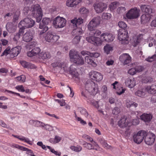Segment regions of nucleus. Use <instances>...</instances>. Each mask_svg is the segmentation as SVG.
Listing matches in <instances>:
<instances>
[{
  "label": "nucleus",
  "mask_w": 156,
  "mask_h": 156,
  "mask_svg": "<svg viewBox=\"0 0 156 156\" xmlns=\"http://www.w3.org/2000/svg\"><path fill=\"white\" fill-rule=\"evenodd\" d=\"M97 36H89L86 37V39L88 42L93 44L95 45L98 46L100 45L103 41H106L108 42L113 41L115 37L112 34L108 32L102 34L100 36V38Z\"/></svg>",
  "instance_id": "f257e3e1"
},
{
  "label": "nucleus",
  "mask_w": 156,
  "mask_h": 156,
  "mask_svg": "<svg viewBox=\"0 0 156 156\" xmlns=\"http://www.w3.org/2000/svg\"><path fill=\"white\" fill-rule=\"evenodd\" d=\"M97 84L90 80H88L85 84V89L81 92V95L84 98L87 99L91 95H94L99 92Z\"/></svg>",
  "instance_id": "f03ea898"
},
{
  "label": "nucleus",
  "mask_w": 156,
  "mask_h": 156,
  "mask_svg": "<svg viewBox=\"0 0 156 156\" xmlns=\"http://www.w3.org/2000/svg\"><path fill=\"white\" fill-rule=\"evenodd\" d=\"M101 21L100 16H97L94 17L90 22L87 25L88 29L90 31V36H98L101 33L100 31L95 30L100 25Z\"/></svg>",
  "instance_id": "7ed1b4c3"
},
{
  "label": "nucleus",
  "mask_w": 156,
  "mask_h": 156,
  "mask_svg": "<svg viewBox=\"0 0 156 156\" xmlns=\"http://www.w3.org/2000/svg\"><path fill=\"white\" fill-rule=\"evenodd\" d=\"M29 11H28L27 13ZM30 11L31 12L32 16L36 19V21L39 22L42 18V10L40 5L37 4L32 6Z\"/></svg>",
  "instance_id": "20e7f679"
},
{
  "label": "nucleus",
  "mask_w": 156,
  "mask_h": 156,
  "mask_svg": "<svg viewBox=\"0 0 156 156\" xmlns=\"http://www.w3.org/2000/svg\"><path fill=\"white\" fill-rule=\"evenodd\" d=\"M69 55L71 60L76 64L81 65L84 64L83 58L79 55L77 51L71 50L70 51Z\"/></svg>",
  "instance_id": "39448f33"
},
{
  "label": "nucleus",
  "mask_w": 156,
  "mask_h": 156,
  "mask_svg": "<svg viewBox=\"0 0 156 156\" xmlns=\"http://www.w3.org/2000/svg\"><path fill=\"white\" fill-rule=\"evenodd\" d=\"M71 22L73 25V26L76 27L73 30V33L76 35L81 34L83 32L82 28L78 26L83 23V20L81 18H75L71 20Z\"/></svg>",
  "instance_id": "423d86ee"
},
{
  "label": "nucleus",
  "mask_w": 156,
  "mask_h": 156,
  "mask_svg": "<svg viewBox=\"0 0 156 156\" xmlns=\"http://www.w3.org/2000/svg\"><path fill=\"white\" fill-rule=\"evenodd\" d=\"M50 22L51 20L50 18L46 17L43 18L42 22L40 23L39 26V28L41 30L38 31L40 37H41L42 35L48 30V28L47 25Z\"/></svg>",
  "instance_id": "0eeeda50"
},
{
  "label": "nucleus",
  "mask_w": 156,
  "mask_h": 156,
  "mask_svg": "<svg viewBox=\"0 0 156 156\" xmlns=\"http://www.w3.org/2000/svg\"><path fill=\"white\" fill-rule=\"evenodd\" d=\"M146 134V131L140 130L134 133L133 138L134 142L137 144H140L143 140Z\"/></svg>",
  "instance_id": "6e6552de"
},
{
  "label": "nucleus",
  "mask_w": 156,
  "mask_h": 156,
  "mask_svg": "<svg viewBox=\"0 0 156 156\" xmlns=\"http://www.w3.org/2000/svg\"><path fill=\"white\" fill-rule=\"evenodd\" d=\"M118 39L122 44H128L129 42L128 32L125 30H119L118 32Z\"/></svg>",
  "instance_id": "1a4fd4ad"
},
{
  "label": "nucleus",
  "mask_w": 156,
  "mask_h": 156,
  "mask_svg": "<svg viewBox=\"0 0 156 156\" xmlns=\"http://www.w3.org/2000/svg\"><path fill=\"white\" fill-rule=\"evenodd\" d=\"M140 10L136 8H132L126 14V16L129 19H133L137 18L140 16Z\"/></svg>",
  "instance_id": "9d476101"
},
{
  "label": "nucleus",
  "mask_w": 156,
  "mask_h": 156,
  "mask_svg": "<svg viewBox=\"0 0 156 156\" xmlns=\"http://www.w3.org/2000/svg\"><path fill=\"white\" fill-rule=\"evenodd\" d=\"M35 23V21L27 17L24 19L20 22L19 26L21 28L23 27L27 28L32 27Z\"/></svg>",
  "instance_id": "9b49d317"
},
{
  "label": "nucleus",
  "mask_w": 156,
  "mask_h": 156,
  "mask_svg": "<svg viewBox=\"0 0 156 156\" xmlns=\"http://www.w3.org/2000/svg\"><path fill=\"white\" fill-rule=\"evenodd\" d=\"M41 37H44L45 40L48 42L56 41L59 38V37L55 34H54L50 32H48L46 34L44 33Z\"/></svg>",
  "instance_id": "f8f14e48"
},
{
  "label": "nucleus",
  "mask_w": 156,
  "mask_h": 156,
  "mask_svg": "<svg viewBox=\"0 0 156 156\" xmlns=\"http://www.w3.org/2000/svg\"><path fill=\"white\" fill-rule=\"evenodd\" d=\"M66 23L65 19L63 17L57 16L53 20V24L56 28H62L64 27Z\"/></svg>",
  "instance_id": "ddd939ff"
},
{
  "label": "nucleus",
  "mask_w": 156,
  "mask_h": 156,
  "mask_svg": "<svg viewBox=\"0 0 156 156\" xmlns=\"http://www.w3.org/2000/svg\"><path fill=\"white\" fill-rule=\"evenodd\" d=\"M156 136L154 134L149 132L147 133L146 132V134L144 138V140L145 143L148 145H151L154 143Z\"/></svg>",
  "instance_id": "4468645a"
},
{
  "label": "nucleus",
  "mask_w": 156,
  "mask_h": 156,
  "mask_svg": "<svg viewBox=\"0 0 156 156\" xmlns=\"http://www.w3.org/2000/svg\"><path fill=\"white\" fill-rule=\"evenodd\" d=\"M93 7L96 12L100 13L106 9L107 5L105 3L101 2L94 3L93 5Z\"/></svg>",
  "instance_id": "2eb2a0df"
},
{
  "label": "nucleus",
  "mask_w": 156,
  "mask_h": 156,
  "mask_svg": "<svg viewBox=\"0 0 156 156\" xmlns=\"http://www.w3.org/2000/svg\"><path fill=\"white\" fill-rule=\"evenodd\" d=\"M90 77L92 80L97 82L101 81L103 79V76L96 71H91L89 73Z\"/></svg>",
  "instance_id": "dca6fc26"
},
{
  "label": "nucleus",
  "mask_w": 156,
  "mask_h": 156,
  "mask_svg": "<svg viewBox=\"0 0 156 156\" xmlns=\"http://www.w3.org/2000/svg\"><path fill=\"white\" fill-rule=\"evenodd\" d=\"M119 59L120 61L125 65L131 62V58L129 54L124 53L120 56Z\"/></svg>",
  "instance_id": "f3484780"
},
{
  "label": "nucleus",
  "mask_w": 156,
  "mask_h": 156,
  "mask_svg": "<svg viewBox=\"0 0 156 156\" xmlns=\"http://www.w3.org/2000/svg\"><path fill=\"white\" fill-rule=\"evenodd\" d=\"M83 0H67L66 2V5L69 7H75Z\"/></svg>",
  "instance_id": "a211bd4d"
},
{
  "label": "nucleus",
  "mask_w": 156,
  "mask_h": 156,
  "mask_svg": "<svg viewBox=\"0 0 156 156\" xmlns=\"http://www.w3.org/2000/svg\"><path fill=\"white\" fill-rule=\"evenodd\" d=\"M140 119L146 123H149L151 120L152 115L150 113H144L140 116Z\"/></svg>",
  "instance_id": "6ab92c4d"
},
{
  "label": "nucleus",
  "mask_w": 156,
  "mask_h": 156,
  "mask_svg": "<svg viewBox=\"0 0 156 156\" xmlns=\"http://www.w3.org/2000/svg\"><path fill=\"white\" fill-rule=\"evenodd\" d=\"M125 83L126 86L132 88L136 85V82L134 79L133 78L128 77L125 81Z\"/></svg>",
  "instance_id": "aec40b11"
},
{
  "label": "nucleus",
  "mask_w": 156,
  "mask_h": 156,
  "mask_svg": "<svg viewBox=\"0 0 156 156\" xmlns=\"http://www.w3.org/2000/svg\"><path fill=\"white\" fill-rule=\"evenodd\" d=\"M6 28L9 32L13 33L16 31L17 27L12 23L8 22L6 25Z\"/></svg>",
  "instance_id": "412c9836"
},
{
  "label": "nucleus",
  "mask_w": 156,
  "mask_h": 156,
  "mask_svg": "<svg viewBox=\"0 0 156 156\" xmlns=\"http://www.w3.org/2000/svg\"><path fill=\"white\" fill-rule=\"evenodd\" d=\"M126 118L124 116L122 117L119 121L118 124L119 126L121 128H124L127 126H130L131 124H129L128 122H126Z\"/></svg>",
  "instance_id": "4be33fe9"
},
{
  "label": "nucleus",
  "mask_w": 156,
  "mask_h": 156,
  "mask_svg": "<svg viewBox=\"0 0 156 156\" xmlns=\"http://www.w3.org/2000/svg\"><path fill=\"white\" fill-rule=\"evenodd\" d=\"M21 49V47L20 46H17L12 48L11 50V57L12 58L17 56L20 53Z\"/></svg>",
  "instance_id": "5701e85b"
},
{
  "label": "nucleus",
  "mask_w": 156,
  "mask_h": 156,
  "mask_svg": "<svg viewBox=\"0 0 156 156\" xmlns=\"http://www.w3.org/2000/svg\"><path fill=\"white\" fill-rule=\"evenodd\" d=\"M146 92L149 94H153L156 93V85L153 84L151 86H147L145 87Z\"/></svg>",
  "instance_id": "b1692460"
},
{
  "label": "nucleus",
  "mask_w": 156,
  "mask_h": 156,
  "mask_svg": "<svg viewBox=\"0 0 156 156\" xmlns=\"http://www.w3.org/2000/svg\"><path fill=\"white\" fill-rule=\"evenodd\" d=\"M10 146L12 148H17L20 150L27 151L29 154H32L33 153V151L31 150L17 144L12 143L10 144Z\"/></svg>",
  "instance_id": "393cba45"
},
{
  "label": "nucleus",
  "mask_w": 156,
  "mask_h": 156,
  "mask_svg": "<svg viewBox=\"0 0 156 156\" xmlns=\"http://www.w3.org/2000/svg\"><path fill=\"white\" fill-rule=\"evenodd\" d=\"M33 35L31 32L28 31L23 35V39L25 42H28L32 40L33 39Z\"/></svg>",
  "instance_id": "a878e982"
},
{
  "label": "nucleus",
  "mask_w": 156,
  "mask_h": 156,
  "mask_svg": "<svg viewBox=\"0 0 156 156\" xmlns=\"http://www.w3.org/2000/svg\"><path fill=\"white\" fill-rule=\"evenodd\" d=\"M12 136L20 140L23 141L30 145H32L33 144V141L30 140L29 138L23 136H19L15 135H12Z\"/></svg>",
  "instance_id": "bb28decb"
},
{
  "label": "nucleus",
  "mask_w": 156,
  "mask_h": 156,
  "mask_svg": "<svg viewBox=\"0 0 156 156\" xmlns=\"http://www.w3.org/2000/svg\"><path fill=\"white\" fill-rule=\"evenodd\" d=\"M141 11L147 13V14H151L152 12V10L150 5H143L140 6Z\"/></svg>",
  "instance_id": "cd10ccee"
},
{
  "label": "nucleus",
  "mask_w": 156,
  "mask_h": 156,
  "mask_svg": "<svg viewBox=\"0 0 156 156\" xmlns=\"http://www.w3.org/2000/svg\"><path fill=\"white\" fill-rule=\"evenodd\" d=\"M69 72L73 77L78 78L79 74L76 71L75 68V66L74 65H72L70 66Z\"/></svg>",
  "instance_id": "c85d7f7f"
},
{
  "label": "nucleus",
  "mask_w": 156,
  "mask_h": 156,
  "mask_svg": "<svg viewBox=\"0 0 156 156\" xmlns=\"http://www.w3.org/2000/svg\"><path fill=\"white\" fill-rule=\"evenodd\" d=\"M20 63L24 67L28 69H35L36 67L33 64L24 61H20Z\"/></svg>",
  "instance_id": "c756f323"
},
{
  "label": "nucleus",
  "mask_w": 156,
  "mask_h": 156,
  "mask_svg": "<svg viewBox=\"0 0 156 156\" xmlns=\"http://www.w3.org/2000/svg\"><path fill=\"white\" fill-rule=\"evenodd\" d=\"M151 19L150 15L145 14L142 15L141 17V22L142 24L147 23L150 21Z\"/></svg>",
  "instance_id": "7c9ffc66"
},
{
  "label": "nucleus",
  "mask_w": 156,
  "mask_h": 156,
  "mask_svg": "<svg viewBox=\"0 0 156 156\" xmlns=\"http://www.w3.org/2000/svg\"><path fill=\"white\" fill-rule=\"evenodd\" d=\"M29 123L34 126L36 127H42L44 125V123L41 122L33 120H30L29 121Z\"/></svg>",
  "instance_id": "2f4dec72"
},
{
  "label": "nucleus",
  "mask_w": 156,
  "mask_h": 156,
  "mask_svg": "<svg viewBox=\"0 0 156 156\" xmlns=\"http://www.w3.org/2000/svg\"><path fill=\"white\" fill-rule=\"evenodd\" d=\"M145 92L146 91L145 90V88H143L137 90L135 92V95L141 98H144L146 96Z\"/></svg>",
  "instance_id": "473e14b6"
},
{
  "label": "nucleus",
  "mask_w": 156,
  "mask_h": 156,
  "mask_svg": "<svg viewBox=\"0 0 156 156\" xmlns=\"http://www.w3.org/2000/svg\"><path fill=\"white\" fill-rule=\"evenodd\" d=\"M39 57L43 59L50 58L51 56L50 53L48 52H42L39 54Z\"/></svg>",
  "instance_id": "72a5a7b5"
},
{
  "label": "nucleus",
  "mask_w": 156,
  "mask_h": 156,
  "mask_svg": "<svg viewBox=\"0 0 156 156\" xmlns=\"http://www.w3.org/2000/svg\"><path fill=\"white\" fill-rule=\"evenodd\" d=\"M138 104L136 102L129 99L126 100V106L127 108H129L131 107L136 108L137 107Z\"/></svg>",
  "instance_id": "f704fd0d"
},
{
  "label": "nucleus",
  "mask_w": 156,
  "mask_h": 156,
  "mask_svg": "<svg viewBox=\"0 0 156 156\" xmlns=\"http://www.w3.org/2000/svg\"><path fill=\"white\" fill-rule=\"evenodd\" d=\"M91 57L88 56H86L85 57V62L94 67H96L97 66V64L91 59Z\"/></svg>",
  "instance_id": "c9c22d12"
},
{
  "label": "nucleus",
  "mask_w": 156,
  "mask_h": 156,
  "mask_svg": "<svg viewBox=\"0 0 156 156\" xmlns=\"http://www.w3.org/2000/svg\"><path fill=\"white\" fill-rule=\"evenodd\" d=\"M84 98L87 101L88 103L93 105L96 108L98 107L99 106L98 102L92 99L90 97L87 98V99Z\"/></svg>",
  "instance_id": "e433bc0d"
},
{
  "label": "nucleus",
  "mask_w": 156,
  "mask_h": 156,
  "mask_svg": "<svg viewBox=\"0 0 156 156\" xmlns=\"http://www.w3.org/2000/svg\"><path fill=\"white\" fill-rule=\"evenodd\" d=\"M79 12L80 14L84 16H87L89 13V10L85 7H81L79 10Z\"/></svg>",
  "instance_id": "4c0bfd02"
},
{
  "label": "nucleus",
  "mask_w": 156,
  "mask_h": 156,
  "mask_svg": "<svg viewBox=\"0 0 156 156\" xmlns=\"http://www.w3.org/2000/svg\"><path fill=\"white\" fill-rule=\"evenodd\" d=\"M105 52L107 54H109L110 51L113 50L112 46L109 44H106L104 47Z\"/></svg>",
  "instance_id": "58836bf2"
},
{
  "label": "nucleus",
  "mask_w": 156,
  "mask_h": 156,
  "mask_svg": "<svg viewBox=\"0 0 156 156\" xmlns=\"http://www.w3.org/2000/svg\"><path fill=\"white\" fill-rule=\"evenodd\" d=\"M61 137L56 136L54 138H51L50 139V141L51 143L53 144H55L58 143L61 140Z\"/></svg>",
  "instance_id": "ea45409f"
},
{
  "label": "nucleus",
  "mask_w": 156,
  "mask_h": 156,
  "mask_svg": "<svg viewBox=\"0 0 156 156\" xmlns=\"http://www.w3.org/2000/svg\"><path fill=\"white\" fill-rule=\"evenodd\" d=\"M70 148L72 150L76 152L80 151L82 149V147L79 145H77L76 146H72L70 147Z\"/></svg>",
  "instance_id": "a19ab883"
},
{
  "label": "nucleus",
  "mask_w": 156,
  "mask_h": 156,
  "mask_svg": "<svg viewBox=\"0 0 156 156\" xmlns=\"http://www.w3.org/2000/svg\"><path fill=\"white\" fill-rule=\"evenodd\" d=\"M118 4L119 2H115L111 3L109 5L110 10L111 11H113L117 8Z\"/></svg>",
  "instance_id": "79ce46f5"
},
{
  "label": "nucleus",
  "mask_w": 156,
  "mask_h": 156,
  "mask_svg": "<svg viewBox=\"0 0 156 156\" xmlns=\"http://www.w3.org/2000/svg\"><path fill=\"white\" fill-rule=\"evenodd\" d=\"M112 15L111 14L106 12L103 13L101 16L102 19L106 20L110 19Z\"/></svg>",
  "instance_id": "37998d69"
},
{
  "label": "nucleus",
  "mask_w": 156,
  "mask_h": 156,
  "mask_svg": "<svg viewBox=\"0 0 156 156\" xmlns=\"http://www.w3.org/2000/svg\"><path fill=\"white\" fill-rule=\"evenodd\" d=\"M83 145L84 147L88 149L91 150L93 149V146L92 144L90 143H87L86 142H84Z\"/></svg>",
  "instance_id": "c03bdc74"
},
{
  "label": "nucleus",
  "mask_w": 156,
  "mask_h": 156,
  "mask_svg": "<svg viewBox=\"0 0 156 156\" xmlns=\"http://www.w3.org/2000/svg\"><path fill=\"white\" fill-rule=\"evenodd\" d=\"M51 65L54 68L58 67L61 68H63L64 69V67L63 64L58 62L53 63H52Z\"/></svg>",
  "instance_id": "a18cd8bd"
},
{
  "label": "nucleus",
  "mask_w": 156,
  "mask_h": 156,
  "mask_svg": "<svg viewBox=\"0 0 156 156\" xmlns=\"http://www.w3.org/2000/svg\"><path fill=\"white\" fill-rule=\"evenodd\" d=\"M47 147L48 149L50 150V151L55 155L58 156H60L61 155V153L60 152L55 151L54 149L52 148L50 146H48Z\"/></svg>",
  "instance_id": "49530a36"
},
{
  "label": "nucleus",
  "mask_w": 156,
  "mask_h": 156,
  "mask_svg": "<svg viewBox=\"0 0 156 156\" xmlns=\"http://www.w3.org/2000/svg\"><path fill=\"white\" fill-rule=\"evenodd\" d=\"M118 25L119 27L122 28L125 30L126 28L127 27L126 24L122 21H120L118 23Z\"/></svg>",
  "instance_id": "de8ad7c7"
},
{
  "label": "nucleus",
  "mask_w": 156,
  "mask_h": 156,
  "mask_svg": "<svg viewBox=\"0 0 156 156\" xmlns=\"http://www.w3.org/2000/svg\"><path fill=\"white\" fill-rule=\"evenodd\" d=\"M126 10V8L124 7L121 6L118 8L117 12L119 14L123 13Z\"/></svg>",
  "instance_id": "09e8293b"
},
{
  "label": "nucleus",
  "mask_w": 156,
  "mask_h": 156,
  "mask_svg": "<svg viewBox=\"0 0 156 156\" xmlns=\"http://www.w3.org/2000/svg\"><path fill=\"white\" fill-rule=\"evenodd\" d=\"M79 110L80 113L84 115L86 117H87L88 114L86 109L84 108H80Z\"/></svg>",
  "instance_id": "8fccbe9b"
},
{
  "label": "nucleus",
  "mask_w": 156,
  "mask_h": 156,
  "mask_svg": "<svg viewBox=\"0 0 156 156\" xmlns=\"http://www.w3.org/2000/svg\"><path fill=\"white\" fill-rule=\"evenodd\" d=\"M82 138L87 141L91 142L93 141V139L88 135L84 134L82 135Z\"/></svg>",
  "instance_id": "3c124183"
},
{
  "label": "nucleus",
  "mask_w": 156,
  "mask_h": 156,
  "mask_svg": "<svg viewBox=\"0 0 156 156\" xmlns=\"http://www.w3.org/2000/svg\"><path fill=\"white\" fill-rule=\"evenodd\" d=\"M156 60V54H154L151 56L148 57L146 59V60L148 62H151Z\"/></svg>",
  "instance_id": "603ef678"
},
{
  "label": "nucleus",
  "mask_w": 156,
  "mask_h": 156,
  "mask_svg": "<svg viewBox=\"0 0 156 156\" xmlns=\"http://www.w3.org/2000/svg\"><path fill=\"white\" fill-rule=\"evenodd\" d=\"M17 80L20 82H24L25 81L26 77L24 75H22L16 78Z\"/></svg>",
  "instance_id": "864d4df0"
},
{
  "label": "nucleus",
  "mask_w": 156,
  "mask_h": 156,
  "mask_svg": "<svg viewBox=\"0 0 156 156\" xmlns=\"http://www.w3.org/2000/svg\"><path fill=\"white\" fill-rule=\"evenodd\" d=\"M125 89L123 88L122 87H118L117 90V93L118 94L120 95L123 93L125 91Z\"/></svg>",
  "instance_id": "5fc2aeb1"
},
{
  "label": "nucleus",
  "mask_w": 156,
  "mask_h": 156,
  "mask_svg": "<svg viewBox=\"0 0 156 156\" xmlns=\"http://www.w3.org/2000/svg\"><path fill=\"white\" fill-rule=\"evenodd\" d=\"M10 48L8 47L2 53V56L6 55L8 54H10L11 53V50L10 51Z\"/></svg>",
  "instance_id": "6e6d98bb"
},
{
  "label": "nucleus",
  "mask_w": 156,
  "mask_h": 156,
  "mask_svg": "<svg viewBox=\"0 0 156 156\" xmlns=\"http://www.w3.org/2000/svg\"><path fill=\"white\" fill-rule=\"evenodd\" d=\"M15 88L19 91L23 92L25 91V89L23 85H18Z\"/></svg>",
  "instance_id": "4d7b16f0"
},
{
  "label": "nucleus",
  "mask_w": 156,
  "mask_h": 156,
  "mask_svg": "<svg viewBox=\"0 0 156 156\" xmlns=\"http://www.w3.org/2000/svg\"><path fill=\"white\" fill-rule=\"evenodd\" d=\"M80 36L76 35L73 39V42L74 44H77L80 41Z\"/></svg>",
  "instance_id": "13d9d810"
},
{
  "label": "nucleus",
  "mask_w": 156,
  "mask_h": 156,
  "mask_svg": "<svg viewBox=\"0 0 156 156\" xmlns=\"http://www.w3.org/2000/svg\"><path fill=\"white\" fill-rule=\"evenodd\" d=\"M20 14L19 11H17L16 12L13 16V21L14 22H16L18 20Z\"/></svg>",
  "instance_id": "bf43d9fd"
},
{
  "label": "nucleus",
  "mask_w": 156,
  "mask_h": 156,
  "mask_svg": "<svg viewBox=\"0 0 156 156\" xmlns=\"http://www.w3.org/2000/svg\"><path fill=\"white\" fill-rule=\"evenodd\" d=\"M128 73L131 75H134L136 73L135 68H132L129 69L128 72Z\"/></svg>",
  "instance_id": "052dcab7"
},
{
  "label": "nucleus",
  "mask_w": 156,
  "mask_h": 156,
  "mask_svg": "<svg viewBox=\"0 0 156 156\" xmlns=\"http://www.w3.org/2000/svg\"><path fill=\"white\" fill-rule=\"evenodd\" d=\"M144 68L143 66H137L135 68L136 73L140 72L142 71L144 69Z\"/></svg>",
  "instance_id": "680f3d73"
},
{
  "label": "nucleus",
  "mask_w": 156,
  "mask_h": 156,
  "mask_svg": "<svg viewBox=\"0 0 156 156\" xmlns=\"http://www.w3.org/2000/svg\"><path fill=\"white\" fill-rule=\"evenodd\" d=\"M44 127V129L48 130L49 131H51L53 129L52 127L50 126V125L46 124L44 126H43Z\"/></svg>",
  "instance_id": "e2e57ef3"
},
{
  "label": "nucleus",
  "mask_w": 156,
  "mask_h": 156,
  "mask_svg": "<svg viewBox=\"0 0 156 156\" xmlns=\"http://www.w3.org/2000/svg\"><path fill=\"white\" fill-rule=\"evenodd\" d=\"M33 52H34L35 55L39 54L41 51L40 49L38 47H36L33 49Z\"/></svg>",
  "instance_id": "0e129e2a"
},
{
  "label": "nucleus",
  "mask_w": 156,
  "mask_h": 156,
  "mask_svg": "<svg viewBox=\"0 0 156 156\" xmlns=\"http://www.w3.org/2000/svg\"><path fill=\"white\" fill-rule=\"evenodd\" d=\"M100 55V53L98 52L90 53V56L94 58H98Z\"/></svg>",
  "instance_id": "69168bd1"
},
{
  "label": "nucleus",
  "mask_w": 156,
  "mask_h": 156,
  "mask_svg": "<svg viewBox=\"0 0 156 156\" xmlns=\"http://www.w3.org/2000/svg\"><path fill=\"white\" fill-rule=\"evenodd\" d=\"M140 122L139 119L138 118L134 119L132 122V124L134 126L138 125Z\"/></svg>",
  "instance_id": "338daca9"
},
{
  "label": "nucleus",
  "mask_w": 156,
  "mask_h": 156,
  "mask_svg": "<svg viewBox=\"0 0 156 156\" xmlns=\"http://www.w3.org/2000/svg\"><path fill=\"white\" fill-rule=\"evenodd\" d=\"M119 112V109L117 107H115L112 110V113L115 115L118 114Z\"/></svg>",
  "instance_id": "774afa93"
}]
</instances>
